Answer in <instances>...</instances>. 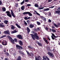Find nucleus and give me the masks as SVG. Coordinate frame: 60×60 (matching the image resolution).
<instances>
[{
	"instance_id": "obj_1",
	"label": "nucleus",
	"mask_w": 60,
	"mask_h": 60,
	"mask_svg": "<svg viewBox=\"0 0 60 60\" xmlns=\"http://www.w3.org/2000/svg\"><path fill=\"white\" fill-rule=\"evenodd\" d=\"M31 36H32V38L34 40H35V38H36L37 40H39V37L37 36V33H35L34 34H30Z\"/></svg>"
},
{
	"instance_id": "obj_2",
	"label": "nucleus",
	"mask_w": 60,
	"mask_h": 60,
	"mask_svg": "<svg viewBox=\"0 0 60 60\" xmlns=\"http://www.w3.org/2000/svg\"><path fill=\"white\" fill-rule=\"evenodd\" d=\"M8 38L9 39V41H11V42L12 43L14 44V40H13V39H12V38H11L10 36H7Z\"/></svg>"
},
{
	"instance_id": "obj_3",
	"label": "nucleus",
	"mask_w": 60,
	"mask_h": 60,
	"mask_svg": "<svg viewBox=\"0 0 60 60\" xmlns=\"http://www.w3.org/2000/svg\"><path fill=\"white\" fill-rule=\"evenodd\" d=\"M49 55L50 57H54V54L51 52H48L47 53Z\"/></svg>"
},
{
	"instance_id": "obj_4",
	"label": "nucleus",
	"mask_w": 60,
	"mask_h": 60,
	"mask_svg": "<svg viewBox=\"0 0 60 60\" xmlns=\"http://www.w3.org/2000/svg\"><path fill=\"white\" fill-rule=\"evenodd\" d=\"M6 13H7V16H9V17H10V18L11 17V14H10V12L9 11H7L6 12Z\"/></svg>"
},
{
	"instance_id": "obj_5",
	"label": "nucleus",
	"mask_w": 60,
	"mask_h": 60,
	"mask_svg": "<svg viewBox=\"0 0 60 60\" xmlns=\"http://www.w3.org/2000/svg\"><path fill=\"white\" fill-rule=\"evenodd\" d=\"M2 44L3 45H7V42L5 40H3V41Z\"/></svg>"
},
{
	"instance_id": "obj_6",
	"label": "nucleus",
	"mask_w": 60,
	"mask_h": 60,
	"mask_svg": "<svg viewBox=\"0 0 60 60\" xmlns=\"http://www.w3.org/2000/svg\"><path fill=\"white\" fill-rule=\"evenodd\" d=\"M4 33L6 34H10V32H9V31L8 30H7L4 31Z\"/></svg>"
},
{
	"instance_id": "obj_7",
	"label": "nucleus",
	"mask_w": 60,
	"mask_h": 60,
	"mask_svg": "<svg viewBox=\"0 0 60 60\" xmlns=\"http://www.w3.org/2000/svg\"><path fill=\"white\" fill-rule=\"evenodd\" d=\"M11 14L13 17H15V16L14 15V13H13V11L12 10H11Z\"/></svg>"
},
{
	"instance_id": "obj_8",
	"label": "nucleus",
	"mask_w": 60,
	"mask_h": 60,
	"mask_svg": "<svg viewBox=\"0 0 60 60\" xmlns=\"http://www.w3.org/2000/svg\"><path fill=\"white\" fill-rule=\"evenodd\" d=\"M17 37H18V38L20 39H23L22 37V36L21 35H18L17 36Z\"/></svg>"
},
{
	"instance_id": "obj_9",
	"label": "nucleus",
	"mask_w": 60,
	"mask_h": 60,
	"mask_svg": "<svg viewBox=\"0 0 60 60\" xmlns=\"http://www.w3.org/2000/svg\"><path fill=\"white\" fill-rule=\"evenodd\" d=\"M19 42L20 45H21V46H22L23 45V42L22 41L20 40H19Z\"/></svg>"
},
{
	"instance_id": "obj_10",
	"label": "nucleus",
	"mask_w": 60,
	"mask_h": 60,
	"mask_svg": "<svg viewBox=\"0 0 60 60\" xmlns=\"http://www.w3.org/2000/svg\"><path fill=\"white\" fill-rule=\"evenodd\" d=\"M29 27L31 28H32L34 27V25L33 24H30L29 25Z\"/></svg>"
},
{
	"instance_id": "obj_11",
	"label": "nucleus",
	"mask_w": 60,
	"mask_h": 60,
	"mask_svg": "<svg viewBox=\"0 0 60 60\" xmlns=\"http://www.w3.org/2000/svg\"><path fill=\"white\" fill-rule=\"evenodd\" d=\"M15 25L19 28H21V27H20V26L19 25H18V24L17 23H16L15 24Z\"/></svg>"
},
{
	"instance_id": "obj_12",
	"label": "nucleus",
	"mask_w": 60,
	"mask_h": 60,
	"mask_svg": "<svg viewBox=\"0 0 60 60\" xmlns=\"http://www.w3.org/2000/svg\"><path fill=\"white\" fill-rule=\"evenodd\" d=\"M39 58H41L40 56H38V58L37 57H35V60H40Z\"/></svg>"
},
{
	"instance_id": "obj_13",
	"label": "nucleus",
	"mask_w": 60,
	"mask_h": 60,
	"mask_svg": "<svg viewBox=\"0 0 60 60\" xmlns=\"http://www.w3.org/2000/svg\"><path fill=\"white\" fill-rule=\"evenodd\" d=\"M55 13H57V14H60V11H55Z\"/></svg>"
},
{
	"instance_id": "obj_14",
	"label": "nucleus",
	"mask_w": 60,
	"mask_h": 60,
	"mask_svg": "<svg viewBox=\"0 0 60 60\" xmlns=\"http://www.w3.org/2000/svg\"><path fill=\"white\" fill-rule=\"evenodd\" d=\"M17 32V31L16 30H15L14 31H12L11 33L12 34H14V33H16Z\"/></svg>"
},
{
	"instance_id": "obj_15",
	"label": "nucleus",
	"mask_w": 60,
	"mask_h": 60,
	"mask_svg": "<svg viewBox=\"0 0 60 60\" xmlns=\"http://www.w3.org/2000/svg\"><path fill=\"white\" fill-rule=\"evenodd\" d=\"M21 57L20 56L18 57L17 59L16 60H21Z\"/></svg>"
},
{
	"instance_id": "obj_16",
	"label": "nucleus",
	"mask_w": 60,
	"mask_h": 60,
	"mask_svg": "<svg viewBox=\"0 0 60 60\" xmlns=\"http://www.w3.org/2000/svg\"><path fill=\"white\" fill-rule=\"evenodd\" d=\"M16 48L17 49H19V47H20V46H19L18 45H16Z\"/></svg>"
},
{
	"instance_id": "obj_17",
	"label": "nucleus",
	"mask_w": 60,
	"mask_h": 60,
	"mask_svg": "<svg viewBox=\"0 0 60 60\" xmlns=\"http://www.w3.org/2000/svg\"><path fill=\"white\" fill-rule=\"evenodd\" d=\"M11 29H14L15 28V27L13 25H11Z\"/></svg>"
},
{
	"instance_id": "obj_18",
	"label": "nucleus",
	"mask_w": 60,
	"mask_h": 60,
	"mask_svg": "<svg viewBox=\"0 0 60 60\" xmlns=\"http://www.w3.org/2000/svg\"><path fill=\"white\" fill-rule=\"evenodd\" d=\"M25 6H22L21 8L22 10H24L25 9Z\"/></svg>"
},
{
	"instance_id": "obj_19",
	"label": "nucleus",
	"mask_w": 60,
	"mask_h": 60,
	"mask_svg": "<svg viewBox=\"0 0 60 60\" xmlns=\"http://www.w3.org/2000/svg\"><path fill=\"white\" fill-rule=\"evenodd\" d=\"M27 30L28 33H29V32H30V30L28 27H27Z\"/></svg>"
},
{
	"instance_id": "obj_20",
	"label": "nucleus",
	"mask_w": 60,
	"mask_h": 60,
	"mask_svg": "<svg viewBox=\"0 0 60 60\" xmlns=\"http://www.w3.org/2000/svg\"><path fill=\"white\" fill-rule=\"evenodd\" d=\"M4 23L6 24H7V23L8 22V21L7 20H5L4 21Z\"/></svg>"
},
{
	"instance_id": "obj_21",
	"label": "nucleus",
	"mask_w": 60,
	"mask_h": 60,
	"mask_svg": "<svg viewBox=\"0 0 60 60\" xmlns=\"http://www.w3.org/2000/svg\"><path fill=\"white\" fill-rule=\"evenodd\" d=\"M28 14H29V15L30 16H32V14H31L30 12H28Z\"/></svg>"
},
{
	"instance_id": "obj_22",
	"label": "nucleus",
	"mask_w": 60,
	"mask_h": 60,
	"mask_svg": "<svg viewBox=\"0 0 60 60\" xmlns=\"http://www.w3.org/2000/svg\"><path fill=\"white\" fill-rule=\"evenodd\" d=\"M52 35L54 37H55V38H57V37H58V36H57L56 37V36H55V35H54V34L53 33H52Z\"/></svg>"
},
{
	"instance_id": "obj_23",
	"label": "nucleus",
	"mask_w": 60,
	"mask_h": 60,
	"mask_svg": "<svg viewBox=\"0 0 60 60\" xmlns=\"http://www.w3.org/2000/svg\"><path fill=\"white\" fill-rule=\"evenodd\" d=\"M45 57V56H43V60H47V59H46Z\"/></svg>"
},
{
	"instance_id": "obj_24",
	"label": "nucleus",
	"mask_w": 60,
	"mask_h": 60,
	"mask_svg": "<svg viewBox=\"0 0 60 60\" xmlns=\"http://www.w3.org/2000/svg\"><path fill=\"white\" fill-rule=\"evenodd\" d=\"M43 39L45 42H46V43L48 44V41L45 38H43Z\"/></svg>"
},
{
	"instance_id": "obj_25",
	"label": "nucleus",
	"mask_w": 60,
	"mask_h": 60,
	"mask_svg": "<svg viewBox=\"0 0 60 60\" xmlns=\"http://www.w3.org/2000/svg\"><path fill=\"white\" fill-rule=\"evenodd\" d=\"M6 35H3L0 37V39H1V38H4V37H6Z\"/></svg>"
},
{
	"instance_id": "obj_26",
	"label": "nucleus",
	"mask_w": 60,
	"mask_h": 60,
	"mask_svg": "<svg viewBox=\"0 0 60 60\" xmlns=\"http://www.w3.org/2000/svg\"><path fill=\"white\" fill-rule=\"evenodd\" d=\"M34 6L36 7H39V5L37 4H35Z\"/></svg>"
},
{
	"instance_id": "obj_27",
	"label": "nucleus",
	"mask_w": 60,
	"mask_h": 60,
	"mask_svg": "<svg viewBox=\"0 0 60 60\" xmlns=\"http://www.w3.org/2000/svg\"><path fill=\"white\" fill-rule=\"evenodd\" d=\"M2 10H3V11H5L6 10V9L5 8H2Z\"/></svg>"
},
{
	"instance_id": "obj_28",
	"label": "nucleus",
	"mask_w": 60,
	"mask_h": 60,
	"mask_svg": "<svg viewBox=\"0 0 60 60\" xmlns=\"http://www.w3.org/2000/svg\"><path fill=\"white\" fill-rule=\"evenodd\" d=\"M37 43L40 46H42V45L41 43H39V42H38Z\"/></svg>"
},
{
	"instance_id": "obj_29",
	"label": "nucleus",
	"mask_w": 60,
	"mask_h": 60,
	"mask_svg": "<svg viewBox=\"0 0 60 60\" xmlns=\"http://www.w3.org/2000/svg\"><path fill=\"white\" fill-rule=\"evenodd\" d=\"M4 54H5V55L6 56H9V53L7 52H5Z\"/></svg>"
},
{
	"instance_id": "obj_30",
	"label": "nucleus",
	"mask_w": 60,
	"mask_h": 60,
	"mask_svg": "<svg viewBox=\"0 0 60 60\" xmlns=\"http://www.w3.org/2000/svg\"><path fill=\"white\" fill-rule=\"evenodd\" d=\"M41 8V7H40L39 8H38V10H41V9H43V8Z\"/></svg>"
},
{
	"instance_id": "obj_31",
	"label": "nucleus",
	"mask_w": 60,
	"mask_h": 60,
	"mask_svg": "<svg viewBox=\"0 0 60 60\" xmlns=\"http://www.w3.org/2000/svg\"><path fill=\"white\" fill-rule=\"evenodd\" d=\"M28 12H24L23 13V15H25V14H28Z\"/></svg>"
},
{
	"instance_id": "obj_32",
	"label": "nucleus",
	"mask_w": 60,
	"mask_h": 60,
	"mask_svg": "<svg viewBox=\"0 0 60 60\" xmlns=\"http://www.w3.org/2000/svg\"><path fill=\"white\" fill-rule=\"evenodd\" d=\"M19 49H23V47L22 46H20Z\"/></svg>"
},
{
	"instance_id": "obj_33",
	"label": "nucleus",
	"mask_w": 60,
	"mask_h": 60,
	"mask_svg": "<svg viewBox=\"0 0 60 60\" xmlns=\"http://www.w3.org/2000/svg\"><path fill=\"white\" fill-rule=\"evenodd\" d=\"M52 31L54 33L55 32H56V30H54V29H52Z\"/></svg>"
},
{
	"instance_id": "obj_34",
	"label": "nucleus",
	"mask_w": 60,
	"mask_h": 60,
	"mask_svg": "<svg viewBox=\"0 0 60 60\" xmlns=\"http://www.w3.org/2000/svg\"><path fill=\"white\" fill-rule=\"evenodd\" d=\"M54 26H56V27H58L59 26H58L55 23H54Z\"/></svg>"
},
{
	"instance_id": "obj_35",
	"label": "nucleus",
	"mask_w": 60,
	"mask_h": 60,
	"mask_svg": "<svg viewBox=\"0 0 60 60\" xmlns=\"http://www.w3.org/2000/svg\"><path fill=\"white\" fill-rule=\"evenodd\" d=\"M26 52L28 55H29V56H31V54H30V53H29V52H27V51H26Z\"/></svg>"
},
{
	"instance_id": "obj_36",
	"label": "nucleus",
	"mask_w": 60,
	"mask_h": 60,
	"mask_svg": "<svg viewBox=\"0 0 60 60\" xmlns=\"http://www.w3.org/2000/svg\"><path fill=\"white\" fill-rule=\"evenodd\" d=\"M24 24L25 25H27V23H26V22L25 21H24Z\"/></svg>"
},
{
	"instance_id": "obj_37",
	"label": "nucleus",
	"mask_w": 60,
	"mask_h": 60,
	"mask_svg": "<svg viewBox=\"0 0 60 60\" xmlns=\"http://www.w3.org/2000/svg\"><path fill=\"white\" fill-rule=\"evenodd\" d=\"M24 0L21 3V5H22L23 4H24Z\"/></svg>"
},
{
	"instance_id": "obj_38",
	"label": "nucleus",
	"mask_w": 60,
	"mask_h": 60,
	"mask_svg": "<svg viewBox=\"0 0 60 60\" xmlns=\"http://www.w3.org/2000/svg\"><path fill=\"white\" fill-rule=\"evenodd\" d=\"M37 23L38 25H40V24H41L40 23L38 22H37Z\"/></svg>"
},
{
	"instance_id": "obj_39",
	"label": "nucleus",
	"mask_w": 60,
	"mask_h": 60,
	"mask_svg": "<svg viewBox=\"0 0 60 60\" xmlns=\"http://www.w3.org/2000/svg\"><path fill=\"white\" fill-rule=\"evenodd\" d=\"M40 29H41V28L40 27H38L37 28V30L38 31H40Z\"/></svg>"
},
{
	"instance_id": "obj_40",
	"label": "nucleus",
	"mask_w": 60,
	"mask_h": 60,
	"mask_svg": "<svg viewBox=\"0 0 60 60\" xmlns=\"http://www.w3.org/2000/svg\"><path fill=\"white\" fill-rule=\"evenodd\" d=\"M40 17L42 19H43L45 18L44 17H43V16H40Z\"/></svg>"
},
{
	"instance_id": "obj_41",
	"label": "nucleus",
	"mask_w": 60,
	"mask_h": 60,
	"mask_svg": "<svg viewBox=\"0 0 60 60\" xmlns=\"http://www.w3.org/2000/svg\"><path fill=\"white\" fill-rule=\"evenodd\" d=\"M52 0H49L48 1V2L50 3V2H52Z\"/></svg>"
},
{
	"instance_id": "obj_42",
	"label": "nucleus",
	"mask_w": 60,
	"mask_h": 60,
	"mask_svg": "<svg viewBox=\"0 0 60 60\" xmlns=\"http://www.w3.org/2000/svg\"><path fill=\"white\" fill-rule=\"evenodd\" d=\"M30 54L31 55H30V56H34V54H33V53H30Z\"/></svg>"
},
{
	"instance_id": "obj_43",
	"label": "nucleus",
	"mask_w": 60,
	"mask_h": 60,
	"mask_svg": "<svg viewBox=\"0 0 60 60\" xmlns=\"http://www.w3.org/2000/svg\"><path fill=\"white\" fill-rule=\"evenodd\" d=\"M25 19H28V18L26 17H25L24 18Z\"/></svg>"
},
{
	"instance_id": "obj_44",
	"label": "nucleus",
	"mask_w": 60,
	"mask_h": 60,
	"mask_svg": "<svg viewBox=\"0 0 60 60\" xmlns=\"http://www.w3.org/2000/svg\"><path fill=\"white\" fill-rule=\"evenodd\" d=\"M4 25H3L1 24L0 27H4Z\"/></svg>"
},
{
	"instance_id": "obj_45",
	"label": "nucleus",
	"mask_w": 60,
	"mask_h": 60,
	"mask_svg": "<svg viewBox=\"0 0 60 60\" xmlns=\"http://www.w3.org/2000/svg\"><path fill=\"white\" fill-rule=\"evenodd\" d=\"M27 5L28 6H31V4H27Z\"/></svg>"
},
{
	"instance_id": "obj_46",
	"label": "nucleus",
	"mask_w": 60,
	"mask_h": 60,
	"mask_svg": "<svg viewBox=\"0 0 60 60\" xmlns=\"http://www.w3.org/2000/svg\"><path fill=\"white\" fill-rule=\"evenodd\" d=\"M43 20L44 21H46V19L45 18H44Z\"/></svg>"
},
{
	"instance_id": "obj_47",
	"label": "nucleus",
	"mask_w": 60,
	"mask_h": 60,
	"mask_svg": "<svg viewBox=\"0 0 60 60\" xmlns=\"http://www.w3.org/2000/svg\"><path fill=\"white\" fill-rule=\"evenodd\" d=\"M54 7H55V6H53L52 7H49V8H52H52H54Z\"/></svg>"
},
{
	"instance_id": "obj_48",
	"label": "nucleus",
	"mask_w": 60,
	"mask_h": 60,
	"mask_svg": "<svg viewBox=\"0 0 60 60\" xmlns=\"http://www.w3.org/2000/svg\"><path fill=\"white\" fill-rule=\"evenodd\" d=\"M14 41H17V39L16 38H15L14 39Z\"/></svg>"
},
{
	"instance_id": "obj_49",
	"label": "nucleus",
	"mask_w": 60,
	"mask_h": 60,
	"mask_svg": "<svg viewBox=\"0 0 60 60\" xmlns=\"http://www.w3.org/2000/svg\"><path fill=\"white\" fill-rule=\"evenodd\" d=\"M28 48H30V49L32 48V47L30 46H28Z\"/></svg>"
},
{
	"instance_id": "obj_50",
	"label": "nucleus",
	"mask_w": 60,
	"mask_h": 60,
	"mask_svg": "<svg viewBox=\"0 0 60 60\" xmlns=\"http://www.w3.org/2000/svg\"><path fill=\"white\" fill-rule=\"evenodd\" d=\"M46 11H49V8H46Z\"/></svg>"
},
{
	"instance_id": "obj_51",
	"label": "nucleus",
	"mask_w": 60,
	"mask_h": 60,
	"mask_svg": "<svg viewBox=\"0 0 60 60\" xmlns=\"http://www.w3.org/2000/svg\"><path fill=\"white\" fill-rule=\"evenodd\" d=\"M15 5L16 7H17V6H18V4H15Z\"/></svg>"
},
{
	"instance_id": "obj_52",
	"label": "nucleus",
	"mask_w": 60,
	"mask_h": 60,
	"mask_svg": "<svg viewBox=\"0 0 60 60\" xmlns=\"http://www.w3.org/2000/svg\"><path fill=\"white\" fill-rule=\"evenodd\" d=\"M2 4V2L1 1H0V5H1V4Z\"/></svg>"
},
{
	"instance_id": "obj_53",
	"label": "nucleus",
	"mask_w": 60,
	"mask_h": 60,
	"mask_svg": "<svg viewBox=\"0 0 60 60\" xmlns=\"http://www.w3.org/2000/svg\"><path fill=\"white\" fill-rule=\"evenodd\" d=\"M49 22H51V21L50 19H49Z\"/></svg>"
},
{
	"instance_id": "obj_54",
	"label": "nucleus",
	"mask_w": 60,
	"mask_h": 60,
	"mask_svg": "<svg viewBox=\"0 0 60 60\" xmlns=\"http://www.w3.org/2000/svg\"><path fill=\"white\" fill-rule=\"evenodd\" d=\"M45 29L46 30H49V28H47V27H46L45 28Z\"/></svg>"
},
{
	"instance_id": "obj_55",
	"label": "nucleus",
	"mask_w": 60,
	"mask_h": 60,
	"mask_svg": "<svg viewBox=\"0 0 60 60\" xmlns=\"http://www.w3.org/2000/svg\"><path fill=\"white\" fill-rule=\"evenodd\" d=\"M51 37L52 38V39H53V40H54V38L53 36H51Z\"/></svg>"
},
{
	"instance_id": "obj_56",
	"label": "nucleus",
	"mask_w": 60,
	"mask_h": 60,
	"mask_svg": "<svg viewBox=\"0 0 60 60\" xmlns=\"http://www.w3.org/2000/svg\"><path fill=\"white\" fill-rule=\"evenodd\" d=\"M29 0H25V2H28Z\"/></svg>"
},
{
	"instance_id": "obj_57",
	"label": "nucleus",
	"mask_w": 60,
	"mask_h": 60,
	"mask_svg": "<svg viewBox=\"0 0 60 60\" xmlns=\"http://www.w3.org/2000/svg\"><path fill=\"white\" fill-rule=\"evenodd\" d=\"M44 11H47L46 8L44 9Z\"/></svg>"
},
{
	"instance_id": "obj_58",
	"label": "nucleus",
	"mask_w": 60,
	"mask_h": 60,
	"mask_svg": "<svg viewBox=\"0 0 60 60\" xmlns=\"http://www.w3.org/2000/svg\"><path fill=\"white\" fill-rule=\"evenodd\" d=\"M19 52L20 54H21V51L20 50L19 51Z\"/></svg>"
},
{
	"instance_id": "obj_59",
	"label": "nucleus",
	"mask_w": 60,
	"mask_h": 60,
	"mask_svg": "<svg viewBox=\"0 0 60 60\" xmlns=\"http://www.w3.org/2000/svg\"><path fill=\"white\" fill-rule=\"evenodd\" d=\"M60 10V7H59L57 9V10Z\"/></svg>"
},
{
	"instance_id": "obj_60",
	"label": "nucleus",
	"mask_w": 60,
	"mask_h": 60,
	"mask_svg": "<svg viewBox=\"0 0 60 60\" xmlns=\"http://www.w3.org/2000/svg\"><path fill=\"white\" fill-rule=\"evenodd\" d=\"M37 14L38 15H39V16H40V14H39L38 13H37Z\"/></svg>"
},
{
	"instance_id": "obj_61",
	"label": "nucleus",
	"mask_w": 60,
	"mask_h": 60,
	"mask_svg": "<svg viewBox=\"0 0 60 60\" xmlns=\"http://www.w3.org/2000/svg\"><path fill=\"white\" fill-rule=\"evenodd\" d=\"M49 16H51V14H50V13H49Z\"/></svg>"
},
{
	"instance_id": "obj_62",
	"label": "nucleus",
	"mask_w": 60,
	"mask_h": 60,
	"mask_svg": "<svg viewBox=\"0 0 60 60\" xmlns=\"http://www.w3.org/2000/svg\"><path fill=\"white\" fill-rule=\"evenodd\" d=\"M34 12H36V13L37 14V11H34Z\"/></svg>"
},
{
	"instance_id": "obj_63",
	"label": "nucleus",
	"mask_w": 60,
	"mask_h": 60,
	"mask_svg": "<svg viewBox=\"0 0 60 60\" xmlns=\"http://www.w3.org/2000/svg\"><path fill=\"white\" fill-rule=\"evenodd\" d=\"M16 53H15L14 54V56H16Z\"/></svg>"
},
{
	"instance_id": "obj_64",
	"label": "nucleus",
	"mask_w": 60,
	"mask_h": 60,
	"mask_svg": "<svg viewBox=\"0 0 60 60\" xmlns=\"http://www.w3.org/2000/svg\"><path fill=\"white\" fill-rule=\"evenodd\" d=\"M4 60H8V59H7L6 58Z\"/></svg>"
}]
</instances>
